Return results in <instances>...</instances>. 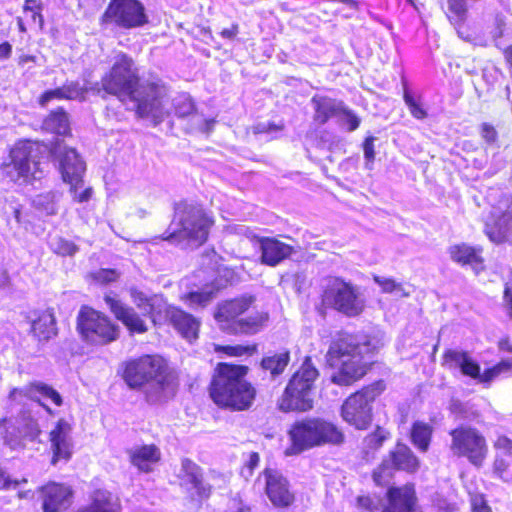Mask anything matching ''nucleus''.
Here are the masks:
<instances>
[{
    "instance_id": "obj_47",
    "label": "nucleus",
    "mask_w": 512,
    "mask_h": 512,
    "mask_svg": "<svg viewBox=\"0 0 512 512\" xmlns=\"http://www.w3.org/2000/svg\"><path fill=\"white\" fill-rule=\"evenodd\" d=\"M479 134L487 146H493L498 143L499 133L497 128L490 122H482L479 125Z\"/></svg>"
},
{
    "instance_id": "obj_51",
    "label": "nucleus",
    "mask_w": 512,
    "mask_h": 512,
    "mask_svg": "<svg viewBox=\"0 0 512 512\" xmlns=\"http://www.w3.org/2000/svg\"><path fill=\"white\" fill-rule=\"evenodd\" d=\"M94 280L102 284L115 282L119 278V273L113 268H101L93 274Z\"/></svg>"
},
{
    "instance_id": "obj_6",
    "label": "nucleus",
    "mask_w": 512,
    "mask_h": 512,
    "mask_svg": "<svg viewBox=\"0 0 512 512\" xmlns=\"http://www.w3.org/2000/svg\"><path fill=\"white\" fill-rule=\"evenodd\" d=\"M289 445L284 454L297 456L305 451L326 445L337 446L345 441L338 425L322 417H304L295 420L287 430Z\"/></svg>"
},
{
    "instance_id": "obj_50",
    "label": "nucleus",
    "mask_w": 512,
    "mask_h": 512,
    "mask_svg": "<svg viewBox=\"0 0 512 512\" xmlns=\"http://www.w3.org/2000/svg\"><path fill=\"white\" fill-rule=\"evenodd\" d=\"M63 95L64 100H72L82 94V88L76 81L65 82L61 87H58Z\"/></svg>"
},
{
    "instance_id": "obj_49",
    "label": "nucleus",
    "mask_w": 512,
    "mask_h": 512,
    "mask_svg": "<svg viewBox=\"0 0 512 512\" xmlns=\"http://www.w3.org/2000/svg\"><path fill=\"white\" fill-rule=\"evenodd\" d=\"M339 116H343L345 118L344 123L346 124V128L349 132L357 130L361 124V119L358 115L345 106L344 103L340 108Z\"/></svg>"
},
{
    "instance_id": "obj_59",
    "label": "nucleus",
    "mask_w": 512,
    "mask_h": 512,
    "mask_svg": "<svg viewBox=\"0 0 512 512\" xmlns=\"http://www.w3.org/2000/svg\"><path fill=\"white\" fill-rule=\"evenodd\" d=\"M502 299L505 308L512 315V280L504 284Z\"/></svg>"
},
{
    "instance_id": "obj_14",
    "label": "nucleus",
    "mask_w": 512,
    "mask_h": 512,
    "mask_svg": "<svg viewBox=\"0 0 512 512\" xmlns=\"http://www.w3.org/2000/svg\"><path fill=\"white\" fill-rule=\"evenodd\" d=\"M149 23L145 6L140 0H110L99 18V24H110L125 30L143 27Z\"/></svg>"
},
{
    "instance_id": "obj_62",
    "label": "nucleus",
    "mask_w": 512,
    "mask_h": 512,
    "mask_svg": "<svg viewBox=\"0 0 512 512\" xmlns=\"http://www.w3.org/2000/svg\"><path fill=\"white\" fill-rule=\"evenodd\" d=\"M497 347L501 352L512 353V341L509 336L500 338L497 342Z\"/></svg>"
},
{
    "instance_id": "obj_30",
    "label": "nucleus",
    "mask_w": 512,
    "mask_h": 512,
    "mask_svg": "<svg viewBox=\"0 0 512 512\" xmlns=\"http://www.w3.org/2000/svg\"><path fill=\"white\" fill-rule=\"evenodd\" d=\"M314 114L313 121L318 125H325L330 119L339 116L342 101L327 95L315 94L311 98Z\"/></svg>"
},
{
    "instance_id": "obj_55",
    "label": "nucleus",
    "mask_w": 512,
    "mask_h": 512,
    "mask_svg": "<svg viewBox=\"0 0 512 512\" xmlns=\"http://www.w3.org/2000/svg\"><path fill=\"white\" fill-rule=\"evenodd\" d=\"M374 141V136H367L364 138L362 143L364 158L367 164H373L375 161Z\"/></svg>"
},
{
    "instance_id": "obj_35",
    "label": "nucleus",
    "mask_w": 512,
    "mask_h": 512,
    "mask_svg": "<svg viewBox=\"0 0 512 512\" xmlns=\"http://www.w3.org/2000/svg\"><path fill=\"white\" fill-rule=\"evenodd\" d=\"M213 351L219 356L229 358L252 357L258 353V344H213Z\"/></svg>"
},
{
    "instance_id": "obj_20",
    "label": "nucleus",
    "mask_w": 512,
    "mask_h": 512,
    "mask_svg": "<svg viewBox=\"0 0 512 512\" xmlns=\"http://www.w3.org/2000/svg\"><path fill=\"white\" fill-rule=\"evenodd\" d=\"M386 504L381 512H417L418 497L413 482L389 486L385 492Z\"/></svg>"
},
{
    "instance_id": "obj_56",
    "label": "nucleus",
    "mask_w": 512,
    "mask_h": 512,
    "mask_svg": "<svg viewBox=\"0 0 512 512\" xmlns=\"http://www.w3.org/2000/svg\"><path fill=\"white\" fill-rule=\"evenodd\" d=\"M20 481L11 479L6 471L0 466V490L15 489L19 486Z\"/></svg>"
},
{
    "instance_id": "obj_9",
    "label": "nucleus",
    "mask_w": 512,
    "mask_h": 512,
    "mask_svg": "<svg viewBox=\"0 0 512 512\" xmlns=\"http://www.w3.org/2000/svg\"><path fill=\"white\" fill-rule=\"evenodd\" d=\"M44 147L41 141L17 140L9 149V162H3L0 165L2 177L13 183L21 180L23 182L33 180L35 173L39 170Z\"/></svg>"
},
{
    "instance_id": "obj_4",
    "label": "nucleus",
    "mask_w": 512,
    "mask_h": 512,
    "mask_svg": "<svg viewBox=\"0 0 512 512\" xmlns=\"http://www.w3.org/2000/svg\"><path fill=\"white\" fill-rule=\"evenodd\" d=\"M214 319L220 330L228 335L252 336L268 327L270 313L257 303L251 294H242L218 303Z\"/></svg>"
},
{
    "instance_id": "obj_1",
    "label": "nucleus",
    "mask_w": 512,
    "mask_h": 512,
    "mask_svg": "<svg viewBox=\"0 0 512 512\" xmlns=\"http://www.w3.org/2000/svg\"><path fill=\"white\" fill-rule=\"evenodd\" d=\"M100 84L105 93L120 101L134 102V111L139 118L156 116L167 90L165 83L160 80L142 84L134 59L124 52L116 55L112 66L101 77Z\"/></svg>"
},
{
    "instance_id": "obj_2",
    "label": "nucleus",
    "mask_w": 512,
    "mask_h": 512,
    "mask_svg": "<svg viewBox=\"0 0 512 512\" xmlns=\"http://www.w3.org/2000/svg\"><path fill=\"white\" fill-rule=\"evenodd\" d=\"M379 346L368 334L338 331L329 341L325 364L329 380L338 387H351L373 369Z\"/></svg>"
},
{
    "instance_id": "obj_12",
    "label": "nucleus",
    "mask_w": 512,
    "mask_h": 512,
    "mask_svg": "<svg viewBox=\"0 0 512 512\" xmlns=\"http://www.w3.org/2000/svg\"><path fill=\"white\" fill-rule=\"evenodd\" d=\"M364 301L358 289L350 282L335 277L328 281L321 293L320 309H334L348 317H356L364 310Z\"/></svg>"
},
{
    "instance_id": "obj_26",
    "label": "nucleus",
    "mask_w": 512,
    "mask_h": 512,
    "mask_svg": "<svg viewBox=\"0 0 512 512\" xmlns=\"http://www.w3.org/2000/svg\"><path fill=\"white\" fill-rule=\"evenodd\" d=\"M178 478L183 484L194 489L200 499H208L211 496L212 486L204 481L203 469L192 459H181V471Z\"/></svg>"
},
{
    "instance_id": "obj_61",
    "label": "nucleus",
    "mask_w": 512,
    "mask_h": 512,
    "mask_svg": "<svg viewBox=\"0 0 512 512\" xmlns=\"http://www.w3.org/2000/svg\"><path fill=\"white\" fill-rule=\"evenodd\" d=\"M238 34L239 25L237 23H233L229 28H224L220 32L221 37L227 40H234Z\"/></svg>"
},
{
    "instance_id": "obj_45",
    "label": "nucleus",
    "mask_w": 512,
    "mask_h": 512,
    "mask_svg": "<svg viewBox=\"0 0 512 512\" xmlns=\"http://www.w3.org/2000/svg\"><path fill=\"white\" fill-rule=\"evenodd\" d=\"M493 475L505 483L512 481V473L510 471V463L502 456L496 455L492 463Z\"/></svg>"
},
{
    "instance_id": "obj_27",
    "label": "nucleus",
    "mask_w": 512,
    "mask_h": 512,
    "mask_svg": "<svg viewBox=\"0 0 512 512\" xmlns=\"http://www.w3.org/2000/svg\"><path fill=\"white\" fill-rule=\"evenodd\" d=\"M257 241L261 251L260 261L262 264L270 267H275L280 264L294 252L292 245L275 237H258Z\"/></svg>"
},
{
    "instance_id": "obj_19",
    "label": "nucleus",
    "mask_w": 512,
    "mask_h": 512,
    "mask_svg": "<svg viewBox=\"0 0 512 512\" xmlns=\"http://www.w3.org/2000/svg\"><path fill=\"white\" fill-rule=\"evenodd\" d=\"M484 234L494 244H512V196L506 199L503 210L490 214Z\"/></svg>"
},
{
    "instance_id": "obj_39",
    "label": "nucleus",
    "mask_w": 512,
    "mask_h": 512,
    "mask_svg": "<svg viewBox=\"0 0 512 512\" xmlns=\"http://www.w3.org/2000/svg\"><path fill=\"white\" fill-rule=\"evenodd\" d=\"M290 362V352L288 350L274 354L272 356H265L261 359V367L264 370L270 371L273 376L280 375L284 372Z\"/></svg>"
},
{
    "instance_id": "obj_17",
    "label": "nucleus",
    "mask_w": 512,
    "mask_h": 512,
    "mask_svg": "<svg viewBox=\"0 0 512 512\" xmlns=\"http://www.w3.org/2000/svg\"><path fill=\"white\" fill-rule=\"evenodd\" d=\"M29 334L39 344H46L58 335L57 318L52 307L33 309L26 313Z\"/></svg>"
},
{
    "instance_id": "obj_22",
    "label": "nucleus",
    "mask_w": 512,
    "mask_h": 512,
    "mask_svg": "<svg viewBox=\"0 0 512 512\" xmlns=\"http://www.w3.org/2000/svg\"><path fill=\"white\" fill-rule=\"evenodd\" d=\"M448 253L453 262L462 267L469 266L475 274L486 270L482 246H473L465 242L456 243L448 248Z\"/></svg>"
},
{
    "instance_id": "obj_23",
    "label": "nucleus",
    "mask_w": 512,
    "mask_h": 512,
    "mask_svg": "<svg viewBox=\"0 0 512 512\" xmlns=\"http://www.w3.org/2000/svg\"><path fill=\"white\" fill-rule=\"evenodd\" d=\"M59 169L62 180L70 185V191L76 192L83 184L85 163L73 148H65L60 157Z\"/></svg>"
},
{
    "instance_id": "obj_48",
    "label": "nucleus",
    "mask_w": 512,
    "mask_h": 512,
    "mask_svg": "<svg viewBox=\"0 0 512 512\" xmlns=\"http://www.w3.org/2000/svg\"><path fill=\"white\" fill-rule=\"evenodd\" d=\"M37 207L45 215H55L58 211L55 197L51 194L39 196L37 200Z\"/></svg>"
},
{
    "instance_id": "obj_38",
    "label": "nucleus",
    "mask_w": 512,
    "mask_h": 512,
    "mask_svg": "<svg viewBox=\"0 0 512 512\" xmlns=\"http://www.w3.org/2000/svg\"><path fill=\"white\" fill-rule=\"evenodd\" d=\"M34 393H38L43 397L50 399L55 406L59 407L63 404V399L60 393L44 382L31 381L26 385L27 397H31Z\"/></svg>"
},
{
    "instance_id": "obj_28",
    "label": "nucleus",
    "mask_w": 512,
    "mask_h": 512,
    "mask_svg": "<svg viewBox=\"0 0 512 512\" xmlns=\"http://www.w3.org/2000/svg\"><path fill=\"white\" fill-rule=\"evenodd\" d=\"M130 464L141 473H151L154 467L160 463L162 453L160 448L154 444H143L128 451Z\"/></svg>"
},
{
    "instance_id": "obj_60",
    "label": "nucleus",
    "mask_w": 512,
    "mask_h": 512,
    "mask_svg": "<svg viewBox=\"0 0 512 512\" xmlns=\"http://www.w3.org/2000/svg\"><path fill=\"white\" fill-rule=\"evenodd\" d=\"M283 129H284L283 123L277 124L274 122H269L266 125H258L256 127V132L257 133H270V132L282 131Z\"/></svg>"
},
{
    "instance_id": "obj_21",
    "label": "nucleus",
    "mask_w": 512,
    "mask_h": 512,
    "mask_svg": "<svg viewBox=\"0 0 512 512\" xmlns=\"http://www.w3.org/2000/svg\"><path fill=\"white\" fill-rule=\"evenodd\" d=\"M104 301L115 319L122 323L130 335L144 334L148 331L145 319L133 307L123 304L110 294L104 296Z\"/></svg>"
},
{
    "instance_id": "obj_11",
    "label": "nucleus",
    "mask_w": 512,
    "mask_h": 512,
    "mask_svg": "<svg viewBox=\"0 0 512 512\" xmlns=\"http://www.w3.org/2000/svg\"><path fill=\"white\" fill-rule=\"evenodd\" d=\"M76 331L91 345L105 346L117 341L120 327L104 312L82 305L76 316Z\"/></svg>"
},
{
    "instance_id": "obj_37",
    "label": "nucleus",
    "mask_w": 512,
    "mask_h": 512,
    "mask_svg": "<svg viewBox=\"0 0 512 512\" xmlns=\"http://www.w3.org/2000/svg\"><path fill=\"white\" fill-rule=\"evenodd\" d=\"M397 470L392 466L391 462L388 461L387 457L384 456L381 462L372 470L371 477L374 484L377 487H389L395 477Z\"/></svg>"
},
{
    "instance_id": "obj_64",
    "label": "nucleus",
    "mask_w": 512,
    "mask_h": 512,
    "mask_svg": "<svg viewBox=\"0 0 512 512\" xmlns=\"http://www.w3.org/2000/svg\"><path fill=\"white\" fill-rule=\"evenodd\" d=\"M12 55V45L8 41L0 43V60H7Z\"/></svg>"
},
{
    "instance_id": "obj_8",
    "label": "nucleus",
    "mask_w": 512,
    "mask_h": 512,
    "mask_svg": "<svg viewBox=\"0 0 512 512\" xmlns=\"http://www.w3.org/2000/svg\"><path fill=\"white\" fill-rule=\"evenodd\" d=\"M119 376L129 388L137 390L155 381L157 389L164 391L171 383L167 361L156 354H142L126 359L120 364Z\"/></svg>"
},
{
    "instance_id": "obj_42",
    "label": "nucleus",
    "mask_w": 512,
    "mask_h": 512,
    "mask_svg": "<svg viewBox=\"0 0 512 512\" xmlns=\"http://www.w3.org/2000/svg\"><path fill=\"white\" fill-rule=\"evenodd\" d=\"M403 100L415 119L423 120L427 117V111L422 107L420 97L416 98L413 95L407 83H405L403 87Z\"/></svg>"
},
{
    "instance_id": "obj_32",
    "label": "nucleus",
    "mask_w": 512,
    "mask_h": 512,
    "mask_svg": "<svg viewBox=\"0 0 512 512\" xmlns=\"http://www.w3.org/2000/svg\"><path fill=\"white\" fill-rule=\"evenodd\" d=\"M42 128L50 133L66 136L71 133L67 112L63 107L51 110L43 119Z\"/></svg>"
},
{
    "instance_id": "obj_24",
    "label": "nucleus",
    "mask_w": 512,
    "mask_h": 512,
    "mask_svg": "<svg viewBox=\"0 0 512 512\" xmlns=\"http://www.w3.org/2000/svg\"><path fill=\"white\" fill-rule=\"evenodd\" d=\"M70 430V424L64 419H60L49 432V441L52 450V465L57 464L59 461L66 462L71 459L73 451L72 444L69 439Z\"/></svg>"
},
{
    "instance_id": "obj_43",
    "label": "nucleus",
    "mask_w": 512,
    "mask_h": 512,
    "mask_svg": "<svg viewBox=\"0 0 512 512\" xmlns=\"http://www.w3.org/2000/svg\"><path fill=\"white\" fill-rule=\"evenodd\" d=\"M43 8L41 0H25L23 4V12L30 14L32 23L37 24L40 30L44 28Z\"/></svg>"
},
{
    "instance_id": "obj_13",
    "label": "nucleus",
    "mask_w": 512,
    "mask_h": 512,
    "mask_svg": "<svg viewBox=\"0 0 512 512\" xmlns=\"http://www.w3.org/2000/svg\"><path fill=\"white\" fill-rule=\"evenodd\" d=\"M453 453L466 458L475 467L485 463L489 448L485 436L475 427L460 425L450 431Z\"/></svg>"
},
{
    "instance_id": "obj_15",
    "label": "nucleus",
    "mask_w": 512,
    "mask_h": 512,
    "mask_svg": "<svg viewBox=\"0 0 512 512\" xmlns=\"http://www.w3.org/2000/svg\"><path fill=\"white\" fill-rule=\"evenodd\" d=\"M150 318L155 326L170 325L189 342L196 340L199 336V319L178 306L165 305L158 310L152 309Z\"/></svg>"
},
{
    "instance_id": "obj_7",
    "label": "nucleus",
    "mask_w": 512,
    "mask_h": 512,
    "mask_svg": "<svg viewBox=\"0 0 512 512\" xmlns=\"http://www.w3.org/2000/svg\"><path fill=\"white\" fill-rule=\"evenodd\" d=\"M320 372L313 363L312 357H304L301 365L290 376L277 408L283 413H305L314 408L313 392Z\"/></svg>"
},
{
    "instance_id": "obj_41",
    "label": "nucleus",
    "mask_w": 512,
    "mask_h": 512,
    "mask_svg": "<svg viewBox=\"0 0 512 512\" xmlns=\"http://www.w3.org/2000/svg\"><path fill=\"white\" fill-rule=\"evenodd\" d=\"M50 249L58 256L73 257L79 251V246L68 238L57 236L50 243Z\"/></svg>"
},
{
    "instance_id": "obj_40",
    "label": "nucleus",
    "mask_w": 512,
    "mask_h": 512,
    "mask_svg": "<svg viewBox=\"0 0 512 512\" xmlns=\"http://www.w3.org/2000/svg\"><path fill=\"white\" fill-rule=\"evenodd\" d=\"M214 298L213 291H190L180 296V300L192 309L206 307Z\"/></svg>"
},
{
    "instance_id": "obj_3",
    "label": "nucleus",
    "mask_w": 512,
    "mask_h": 512,
    "mask_svg": "<svg viewBox=\"0 0 512 512\" xmlns=\"http://www.w3.org/2000/svg\"><path fill=\"white\" fill-rule=\"evenodd\" d=\"M249 371L247 365L235 362L219 361L214 365L207 393L218 409L236 413L254 406L258 389L247 379Z\"/></svg>"
},
{
    "instance_id": "obj_44",
    "label": "nucleus",
    "mask_w": 512,
    "mask_h": 512,
    "mask_svg": "<svg viewBox=\"0 0 512 512\" xmlns=\"http://www.w3.org/2000/svg\"><path fill=\"white\" fill-rule=\"evenodd\" d=\"M373 281L381 288L383 293H399L401 296H409L408 292L404 291L402 283L397 282L393 278H385L378 275L373 276Z\"/></svg>"
},
{
    "instance_id": "obj_33",
    "label": "nucleus",
    "mask_w": 512,
    "mask_h": 512,
    "mask_svg": "<svg viewBox=\"0 0 512 512\" xmlns=\"http://www.w3.org/2000/svg\"><path fill=\"white\" fill-rule=\"evenodd\" d=\"M510 372H512V359L503 358L491 367L485 368L482 373L480 364L477 362V375L475 374L471 378L487 387L500 376Z\"/></svg>"
},
{
    "instance_id": "obj_16",
    "label": "nucleus",
    "mask_w": 512,
    "mask_h": 512,
    "mask_svg": "<svg viewBox=\"0 0 512 512\" xmlns=\"http://www.w3.org/2000/svg\"><path fill=\"white\" fill-rule=\"evenodd\" d=\"M260 476L265 480L264 492L275 508L285 509L295 502L290 483L281 471L265 467Z\"/></svg>"
},
{
    "instance_id": "obj_36",
    "label": "nucleus",
    "mask_w": 512,
    "mask_h": 512,
    "mask_svg": "<svg viewBox=\"0 0 512 512\" xmlns=\"http://www.w3.org/2000/svg\"><path fill=\"white\" fill-rule=\"evenodd\" d=\"M390 437L391 434L386 428L376 425L373 431L366 434L362 440L363 452L365 454L377 452Z\"/></svg>"
},
{
    "instance_id": "obj_54",
    "label": "nucleus",
    "mask_w": 512,
    "mask_h": 512,
    "mask_svg": "<svg viewBox=\"0 0 512 512\" xmlns=\"http://www.w3.org/2000/svg\"><path fill=\"white\" fill-rule=\"evenodd\" d=\"M64 100L63 95L59 91L58 87L55 89L45 90L43 93L39 95L37 98V103L41 107H46L49 102L52 100Z\"/></svg>"
},
{
    "instance_id": "obj_46",
    "label": "nucleus",
    "mask_w": 512,
    "mask_h": 512,
    "mask_svg": "<svg viewBox=\"0 0 512 512\" xmlns=\"http://www.w3.org/2000/svg\"><path fill=\"white\" fill-rule=\"evenodd\" d=\"M357 508L365 512H379L381 499L376 495H359L356 498Z\"/></svg>"
},
{
    "instance_id": "obj_10",
    "label": "nucleus",
    "mask_w": 512,
    "mask_h": 512,
    "mask_svg": "<svg viewBox=\"0 0 512 512\" xmlns=\"http://www.w3.org/2000/svg\"><path fill=\"white\" fill-rule=\"evenodd\" d=\"M386 389V381L377 379L352 392L341 405L340 413L343 420L358 430H366L373 420L372 404Z\"/></svg>"
},
{
    "instance_id": "obj_57",
    "label": "nucleus",
    "mask_w": 512,
    "mask_h": 512,
    "mask_svg": "<svg viewBox=\"0 0 512 512\" xmlns=\"http://www.w3.org/2000/svg\"><path fill=\"white\" fill-rule=\"evenodd\" d=\"M493 447L496 450L503 451L507 454L512 453V439L506 435H499L493 442Z\"/></svg>"
},
{
    "instance_id": "obj_31",
    "label": "nucleus",
    "mask_w": 512,
    "mask_h": 512,
    "mask_svg": "<svg viewBox=\"0 0 512 512\" xmlns=\"http://www.w3.org/2000/svg\"><path fill=\"white\" fill-rule=\"evenodd\" d=\"M441 364L447 368L458 367L462 375L469 378L477 375V361L467 351L446 349L442 354Z\"/></svg>"
},
{
    "instance_id": "obj_53",
    "label": "nucleus",
    "mask_w": 512,
    "mask_h": 512,
    "mask_svg": "<svg viewBox=\"0 0 512 512\" xmlns=\"http://www.w3.org/2000/svg\"><path fill=\"white\" fill-rule=\"evenodd\" d=\"M175 115L179 118H184L188 115L193 114L196 109L192 100L185 98L177 102L174 106Z\"/></svg>"
},
{
    "instance_id": "obj_63",
    "label": "nucleus",
    "mask_w": 512,
    "mask_h": 512,
    "mask_svg": "<svg viewBox=\"0 0 512 512\" xmlns=\"http://www.w3.org/2000/svg\"><path fill=\"white\" fill-rule=\"evenodd\" d=\"M37 57L32 54H20L16 59V63L19 67H24L28 63L36 64Z\"/></svg>"
},
{
    "instance_id": "obj_18",
    "label": "nucleus",
    "mask_w": 512,
    "mask_h": 512,
    "mask_svg": "<svg viewBox=\"0 0 512 512\" xmlns=\"http://www.w3.org/2000/svg\"><path fill=\"white\" fill-rule=\"evenodd\" d=\"M43 512H62L73 503L74 490L63 482L48 481L38 488Z\"/></svg>"
},
{
    "instance_id": "obj_52",
    "label": "nucleus",
    "mask_w": 512,
    "mask_h": 512,
    "mask_svg": "<svg viewBox=\"0 0 512 512\" xmlns=\"http://www.w3.org/2000/svg\"><path fill=\"white\" fill-rule=\"evenodd\" d=\"M470 511L492 512V508L483 494H474L470 497Z\"/></svg>"
},
{
    "instance_id": "obj_29",
    "label": "nucleus",
    "mask_w": 512,
    "mask_h": 512,
    "mask_svg": "<svg viewBox=\"0 0 512 512\" xmlns=\"http://www.w3.org/2000/svg\"><path fill=\"white\" fill-rule=\"evenodd\" d=\"M121 509L117 495L106 489H95L89 496V502L75 512H120Z\"/></svg>"
},
{
    "instance_id": "obj_5",
    "label": "nucleus",
    "mask_w": 512,
    "mask_h": 512,
    "mask_svg": "<svg viewBox=\"0 0 512 512\" xmlns=\"http://www.w3.org/2000/svg\"><path fill=\"white\" fill-rule=\"evenodd\" d=\"M214 218L202 205L180 200L173 205V215L167 229L156 240L172 244L186 242L195 247L204 245L214 225Z\"/></svg>"
},
{
    "instance_id": "obj_58",
    "label": "nucleus",
    "mask_w": 512,
    "mask_h": 512,
    "mask_svg": "<svg viewBox=\"0 0 512 512\" xmlns=\"http://www.w3.org/2000/svg\"><path fill=\"white\" fill-rule=\"evenodd\" d=\"M259 464L260 454L256 451H252L248 454V458L243 464V469H246L248 471V475L251 476Z\"/></svg>"
},
{
    "instance_id": "obj_34",
    "label": "nucleus",
    "mask_w": 512,
    "mask_h": 512,
    "mask_svg": "<svg viewBox=\"0 0 512 512\" xmlns=\"http://www.w3.org/2000/svg\"><path fill=\"white\" fill-rule=\"evenodd\" d=\"M433 426L427 422L414 421L410 428L409 438L412 445L420 452L425 453L429 450Z\"/></svg>"
},
{
    "instance_id": "obj_25",
    "label": "nucleus",
    "mask_w": 512,
    "mask_h": 512,
    "mask_svg": "<svg viewBox=\"0 0 512 512\" xmlns=\"http://www.w3.org/2000/svg\"><path fill=\"white\" fill-rule=\"evenodd\" d=\"M385 456L397 472L414 475L418 473L421 468V460L419 457L410 446L402 441H397Z\"/></svg>"
}]
</instances>
